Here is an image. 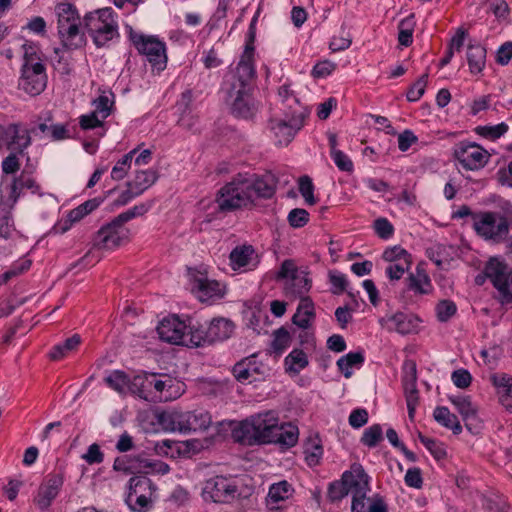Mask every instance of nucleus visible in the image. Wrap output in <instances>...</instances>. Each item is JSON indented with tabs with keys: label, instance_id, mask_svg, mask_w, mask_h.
Masks as SVG:
<instances>
[{
	"label": "nucleus",
	"instance_id": "nucleus-1",
	"mask_svg": "<svg viewBox=\"0 0 512 512\" xmlns=\"http://www.w3.org/2000/svg\"><path fill=\"white\" fill-rule=\"evenodd\" d=\"M276 187L277 179L272 173H238L216 193L217 211L227 214L246 208L258 199H271Z\"/></svg>",
	"mask_w": 512,
	"mask_h": 512
},
{
	"label": "nucleus",
	"instance_id": "nucleus-2",
	"mask_svg": "<svg viewBox=\"0 0 512 512\" xmlns=\"http://www.w3.org/2000/svg\"><path fill=\"white\" fill-rule=\"evenodd\" d=\"M256 76L254 65L245 61L237 63L230 71L225 81L226 101L233 115L239 118H250L254 115L255 107L251 97L252 82Z\"/></svg>",
	"mask_w": 512,
	"mask_h": 512
},
{
	"label": "nucleus",
	"instance_id": "nucleus-3",
	"mask_svg": "<svg viewBox=\"0 0 512 512\" xmlns=\"http://www.w3.org/2000/svg\"><path fill=\"white\" fill-rule=\"evenodd\" d=\"M279 418L273 411H267L242 421L232 430L236 442L254 445L267 444L275 441Z\"/></svg>",
	"mask_w": 512,
	"mask_h": 512
},
{
	"label": "nucleus",
	"instance_id": "nucleus-4",
	"mask_svg": "<svg viewBox=\"0 0 512 512\" xmlns=\"http://www.w3.org/2000/svg\"><path fill=\"white\" fill-rule=\"evenodd\" d=\"M473 229L485 241L500 244L508 240L512 227V213L480 211L472 215Z\"/></svg>",
	"mask_w": 512,
	"mask_h": 512
},
{
	"label": "nucleus",
	"instance_id": "nucleus-5",
	"mask_svg": "<svg viewBox=\"0 0 512 512\" xmlns=\"http://www.w3.org/2000/svg\"><path fill=\"white\" fill-rule=\"evenodd\" d=\"M158 424L170 432L205 431L212 423L209 412L199 409L194 411L167 410L157 414Z\"/></svg>",
	"mask_w": 512,
	"mask_h": 512
},
{
	"label": "nucleus",
	"instance_id": "nucleus-6",
	"mask_svg": "<svg viewBox=\"0 0 512 512\" xmlns=\"http://www.w3.org/2000/svg\"><path fill=\"white\" fill-rule=\"evenodd\" d=\"M84 25L97 47H104L119 37L118 23L112 8H102L84 16Z\"/></svg>",
	"mask_w": 512,
	"mask_h": 512
},
{
	"label": "nucleus",
	"instance_id": "nucleus-7",
	"mask_svg": "<svg viewBox=\"0 0 512 512\" xmlns=\"http://www.w3.org/2000/svg\"><path fill=\"white\" fill-rule=\"evenodd\" d=\"M309 112L304 107L297 110L283 111L282 118H271L269 128L273 133L278 145H288L296 133L302 128L305 118Z\"/></svg>",
	"mask_w": 512,
	"mask_h": 512
},
{
	"label": "nucleus",
	"instance_id": "nucleus-8",
	"mask_svg": "<svg viewBox=\"0 0 512 512\" xmlns=\"http://www.w3.org/2000/svg\"><path fill=\"white\" fill-rule=\"evenodd\" d=\"M349 493L352 495L351 512H363L364 501L370 491L369 476L359 463H353L350 470L342 474Z\"/></svg>",
	"mask_w": 512,
	"mask_h": 512
},
{
	"label": "nucleus",
	"instance_id": "nucleus-9",
	"mask_svg": "<svg viewBox=\"0 0 512 512\" xmlns=\"http://www.w3.org/2000/svg\"><path fill=\"white\" fill-rule=\"evenodd\" d=\"M277 280L285 279V291L287 295L304 298L311 288V280L304 271H299L295 262L291 259L284 260L276 275Z\"/></svg>",
	"mask_w": 512,
	"mask_h": 512
},
{
	"label": "nucleus",
	"instance_id": "nucleus-10",
	"mask_svg": "<svg viewBox=\"0 0 512 512\" xmlns=\"http://www.w3.org/2000/svg\"><path fill=\"white\" fill-rule=\"evenodd\" d=\"M453 157L463 169L474 171L483 168L488 163L490 154L474 142L461 141L455 144Z\"/></svg>",
	"mask_w": 512,
	"mask_h": 512
},
{
	"label": "nucleus",
	"instance_id": "nucleus-11",
	"mask_svg": "<svg viewBox=\"0 0 512 512\" xmlns=\"http://www.w3.org/2000/svg\"><path fill=\"white\" fill-rule=\"evenodd\" d=\"M81 24H73L68 27L58 29V36L61 41V47H55L54 53L58 64L63 65V73L69 74L71 68L64 57L61 55L63 51L77 50L86 45L85 33L80 30Z\"/></svg>",
	"mask_w": 512,
	"mask_h": 512
},
{
	"label": "nucleus",
	"instance_id": "nucleus-12",
	"mask_svg": "<svg viewBox=\"0 0 512 512\" xmlns=\"http://www.w3.org/2000/svg\"><path fill=\"white\" fill-rule=\"evenodd\" d=\"M128 238L129 230L115 217L97 232L93 245L100 250H113L127 242Z\"/></svg>",
	"mask_w": 512,
	"mask_h": 512
},
{
	"label": "nucleus",
	"instance_id": "nucleus-13",
	"mask_svg": "<svg viewBox=\"0 0 512 512\" xmlns=\"http://www.w3.org/2000/svg\"><path fill=\"white\" fill-rule=\"evenodd\" d=\"M133 43L139 53L146 56L149 63L157 71H162L166 67L167 56L165 45L154 37L133 36Z\"/></svg>",
	"mask_w": 512,
	"mask_h": 512
},
{
	"label": "nucleus",
	"instance_id": "nucleus-14",
	"mask_svg": "<svg viewBox=\"0 0 512 512\" xmlns=\"http://www.w3.org/2000/svg\"><path fill=\"white\" fill-rule=\"evenodd\" d=\"M34 129L22 128L20 124L11 123L0 125V149L6 145L11 152L23 154L24 150L31 144L30 134Z\"/></svg>",
	"mask_w": 512,
	"mask_h": 512
},
{
	"label": "nucleus",
	"instance_id": "nucleus-15",
	"mask_svg": "<svg viewBox=\"0 0 512 512\" xmlns=\"http://www.w3.org/2000/svg\"><path fill=\"white\" fill-rule=\"evenodd\" d=\"M155 486L152 481L145 476H134L129 480V494L126 502L130 505L133 495H136L137 507H131V510L136 512H144L151 505L150 496L155 491Z\"/></svg>",
	"mask_w": 512,
	"mask_h": 512
},
{
	"label": "nucleus",
	"instance_id": "nucleus-16",
	"mask_svg": "<svg viewBox=\"0 0 512 512\" xmlns=\"http://www.w3.org/2000/svg\"><path fill=\"white\" fill-rule=\"evenodd\" d=\"M113 468L117 471H123L131 474H148L150 471H158L161 473H167L169 467L163 462L152 463L147 459L140 457H118L114 461Z\"/></svg>",
	"mask_w": 512,
	"mask_h": 512
},
{
	"label": "nucleus",
	"instance_id": "nucleus-17",
	"mask_svg": "<svg viewBox=\"0 0 512 512\" xmlns=\"http://www.w3.org/2000/svg\"><path fill=\"white\" fill-rule=\"evenodd\" d=\"M238 489L235 481L224 476H216L206 481L204 493L214 502L225 503L233 500Z\"/></svg>",
	"mask_w": 512,
	"mask_h": 512
},
{
	"label": "nucleus",
	"instance_id": "nucleus-18",
	"mask_svg": "<svg viewBox=\"0 0 512 512\" xmlns=\"http://www.w3.org/2000/svg\"><path fill=\"white\" fill-rule=\"evenodd\" d=\"M484 273L491 280L493 286L504 297L510 295L509 268L497 257H491L484 267Z\"/></svg>",
	"mask_w": 512,
	"mask_h": 512
},
{
	"label": "nucleus",
	"instance_id": "nucleus-19",
	"mask_svg": "<svg viewBox=\"0 0 512 512\" xmlns=\"http://www.w3.org/2000/svg\"><path fill=\"white\" fill-rule=\"evenodd\" d=\"M187 324L178 317L164 318L157 326L161 340L175 345H184Z\"/></svg>",
	"mask_w": 512,
	"mask_h": 512
},
{
	"label": "nucleus",
	"instance_id": "nucleus-20",
	"mask_svg": "<svg viewBox=\"0 0 512 512\" xmlns=\"http://www.w3.org/2000/svg\"><path fill=\"white\" fill-rule=\"evenodd\" d=\"M64 483L61 474H49L43 483L39 486L38 493L34 498L35 504L45 510L51 506L53 500L59 494Z\"/></svg>",
	"mask_w": 512,
	"mask_h": 512
},
{
	"label": "nucleus",
	"instance_id": "nucleus-21",
	"mask_svg": "<svg viewBox=\"0 0 512 512\" xmlns=\"http://www.w3.org/2000/svg\"><path fill=\"white\" fill-rule=\"evenodd\" d=\"M382 321L387 323L389 330H394L400 334H410L417 331L420 319L414 314H407L397 312L393 315L387 316Z\"/></svg>",
	"mask_w": 512,
	"mask_h": 512
},
{
	"label": "nucleus",
	"instance_id": "nucleus-22",
	"mask_svg": "<svg viewBox=\"0 0 512 512\" xmlns=\"http://www.w3.org/2000/svg\"><path fill=\"white\" fill-rule=\"evenodd\" d=\"M168 382L171 381H163L158 379L157 375L154 373H146L144 375L135 376L132 384L133 387L137 389V394L140 398L150 400L152 399V397H150L151 390L154 389L156 392H162Z\"/></svg>",
	"mask_w": 512,
	"mask_h": 512
},
{
	"label": "nucleus",
	"instance_id": "nucleus-23",
	"mask_svg": "<svg viewBox=\"0 0 512 512\" xmlns=\"http://www.w3.org/2000/svg\"><path fill=\"white\" fill-rule=\"evenodd\" d=\"M224 285L216 280L198 278L194 282L193 291L201 302L220 299L225 294Z\"/></svg>",
	"mask_w": 512,
	"mask_h": 512
},
{
	"label": "nucleus",
	"instance_id": "nucleus-24",
	"mask_svg": "<svg viewBox=\"0 0 512 512\" xmlns=\"http://www.w3.org/2000/svg\"><path fill=\"white\" fill-rule=\"evenodd\" d=\"M406 288L415 295H427L432 291L431 280L421 265L416 267L415 272L409 274Z\"/></svg>",
	"mask_w": 512,
	"mask_h": 512
},
{
	"label": "nucleus",
	"instance_id": "nucleus-25",
	"mask_svg": "<svg viewBox=\"0 0 512 512\" xmlns=\"http://www.w3.org/2000/svg\"><path fill=\"white\" fill-rule=\"evenodd\" d=\"M260 373L261 365L257 362L255 354L242 359L233 367V375L241 382L251 379L255 380V375Z\"/></svg>",
	"mask_w": 512,
	"mask_h": 512
},
{
	"label": "nucleus",
	"instance_id": "nucleus-26",
	"mask_svg": "<svg viewBox=\"0 0 512 512\" xmlns=\"http://www.w3.org/2000/svg\"><path fill=\"white\" fill-rule=\"evenodd\" d=\"M22 49L24 51V63L21 71L36 75H47L45 66L41 63V57L32 43H25Z\"/></svg>",
	"mask_w": 512,
	"mask_h": 512
},
{
	"label": "nucleus",
	"instance_id": "nucleus-27",
	"mask_svg": "<svg viewBox=\"0 0 512 512\" xmlns=\"http://www.w3.org/2000/svg\"><path fill=\"white\" fill-rule=\"evenodd\" d=\"M234 330V324L225 318L213 319L207 327V339L211 344L228 339Z\"/></svg>",
	"mask_w": 512,
	"mask_h": 512
},
{
	"label": "nucleus",
	"instance_id": "nucleus-28",
	"mask_svg": "<svg viewBox=\"0 0 512 512\" xmlns=\"http://www.w3.org/2000/svg\"><path fill=\"white\" fill-rule=\"evenodd\" d=\"M486 48L481 44H469L467 47V62L472 74H479L486 64Z\"/></svg>",
	"mask_w": 512,
	"mask_h": 512
},
{
	"label": "nucleus",
	"instance_id": "nucleus-29",
	"mask_svg": "<svg viewBox=\"0 0 512 512\" xmlns=\"http://www.w3.org/2000/svg\"><path fill=\"white\" fill-rule=\"evenodd\" d=\"M47 75L22 72L19 86L29 95H39L46 87Z\"/></svg>",
	"mask_w": 512,
	"mask_h": 512
},
{
	"label": "nucleus",
	"instance_id": "nucleus-30",
	"mask_svg": "<svg viewBox=\"0 0 512 512\" xmlns=\"http://www.w3.org/2000/svg\"><path fill=\"white\" fill-rule=\"evenodd\" d=\"M314 316V304L312 300L309 297H304L301 298L297 311L292 317V321L298 327L307 329Z\"/></svg>",
	"mask_w": 512,
	"mask_h": 512
},
{
	"label": "nucleus",
	"instance_id": "nucleus-31",
	"mask_svg": "<svg viewBox=\"0 0 512 512\" xmlns=\"http://www.w3.org/2000/svg\"><path fill=\"white\" fill-rule=\"evenodd\" d=\"M254 254L255 251L250 245L238 246L234 248L229 256L232 268L237 270L240 268L248 267L251 264L252 266H255L256 263H252Z\"/></svg>",
	"mask_w": 512,
	"mask_h": 512
},
{
	"label": "nucleus",
	"instance_id": "nucleus-32",
	"mask_svg": "<svg viewBox=\"0 0 512 512\" xmlns=\"http://www.w3.org/2000/svg\"><path fill=\"white\" fill-rule=\"evenodd\" d=\"M187 327L184 340L185 346L201 347L211 344L206 337L208 336L207 327H204L199 323L193 324L191 322Z\"/></svg>",
	"mask_w": 512,
	"mask_h": 512
},
{
	"label": "nucleus",
	"instance_id": "nucleus-33",
	"mask_svg": "<svg viewBox=\"0 0 512 512\" xmlns=\"http://www.w3.org/2000/svg\"><path fill=\"white\" fill-rule=\"evenodd\" d=\"M24 189L30 190L33 194L41 195L40 186L32 177L20 175L14 179L11 185L10 201L16 203Z\"/></svg>",
	"mask_w": 512,
	"mask_h": 512
},
{
	"label": "nucleus",
	"instance_id": "nucleus-34",
	"mask_svg": "<svg viewBox=\"0 0 512 512\" xmlns=\"http://www.w3.org/2000/svg\"><path fill=\"white\" fill-rule=\"evenodd\" d=\"M278 428L279 431L276 432L275 441L273 443L286 448L293 447L298 441V427L292 423H279Z\"/></svg>",
	"mask_w": 512,
	"mask_h": 512
},
{
	"label": "nucleus",
	"instance_id": "nucleus-35",
	"mask_svg": "<svg viewBox=\"0 0 512 512\" xmlns=\"http://www.w3.org/2000/svg\"><path fill=\"white\" fill-rule=\"evenodd\" d=\"M57 30L73 24H81L76 8L70 3H60L56 6Z\"/></svg>",
	"mask_w": 512,
	"mask_h": 512
},
{
	"label": "nucleus",
	"instance_id": "nucleus-36",
	"mask_svg": "<svg viewBox=\"0 0 512 512\" xmlns=\"http://www.w3.org/2000/svg\"><path fill=\"white\" fill-rule=\"evenodd\" d=\"M158 179V174L153 169L137 171L134 179L127 183L128 187L135 189V194H142Z\"/></svg>",
	"mask_w": 512,
	"mask_h": 512
},
{
	"label": "nucleus",
	"instance_id": "nucleus-37",
	"mask_svg": "<svg viewBox=\"0 0 512 512\" xmlns=\"http://www.w3.org/2000/svg\"><path fill=\"white\" fill-rule=\"evenodd\" d=\"M433 417L436 422L445 428L451 429L454 434L462 432V426L455 414H452L447 407L438 406L434 409Z\"/></svg>",
	"mask_w": 512,
	"mask_h": 512
},
{
	"label": "nucleus",
	"instance_id": "nucleus-38",
	"mask_svg": "<svg viewBox=\"0 0 512 512\" xmlns=\"http://www.w3.org/2000/svg\"><path fill=\"white\" fill-rule=\"evenodd\" d=\"M13 203H9L8 201H4L2 198L0 200V237L4 239H8L13 230L14 224L11 216V210L13 208Z\"/></svg>",
	"mask_w": 512,
	"mask_h": 512
},
{
	"label": "nucleus",
	"instance_id": "nucleus-39",
	"mask_svg": "<svg viewBox=\"0 0 512 512\" xmlns=\"http://www.w3.org/2000/svg\"><path fill=\"white\" fill-rule=\"evenodd\" d=\"M284 364L286 372L297 375L308 366L309 361L303 350L294 349L286 356Z\"/></svg>",
	"mask_w": 512,
	"mask_h": 512
},
{
	"label": "nucleus",
	"instance_id": "nucleus-40",
	"mask_svg": "<svg viewBox=\"0 0 512 512\" xmlns=\"http://www.w3.org/2000/svg\"><path fill=\"white\" fill-rule=\"evenodd\" d=\"M449 400L456 407L465 422L476 418L477 408L473 405L469 396H451Z\"/></svg>",
	"mask_w": 512,
	"mask_h": 512
},
{
	"label": "nucleus",
	"instance_id": "nucleus-41",
	"mask_svg": "<svg viewBox=\"0 0 512 512\" xmlns=\"http://www.w3.org/2000/svg\"><path fill=\"white\" fill-rule=\"evenodd\" d=\"M364 362V355L362 352H350L337 361L339 370L343 373L345 378H350L353 374V367H360Z\"/></svg>",
	"mask_w": 512,
	"mask_h": 512
},
{
	"label": "nucleus",
	"instance_id": "nucleus-42",
	"mask_svg": "<svg viewBox=\"0 0 512 512\" xmlns=\"http://www.w3.org/2000/svg\"><path fill=\"white\" fill-rule=\"evenodd\" d=\"M81 343V337L78 334L67 338L63 343L55 345L49 353L51 360L57 361L65 357L71 351H74Z\"/></svg>",
	"mask_w": 512,
	"mask_h": 512
},
{
	"label": "nucleus",
	"instance_id": "nucleus-43",
	"mask_svg": "<svg viewBox=\"0 0 512 512\" xmlns=\"http://www.w3.org/2000/svg\"><path fill=\"white\" fill-rule=\"evenodd\" d=\"M304 454L309 466H316L319 464L323 455V448L320 439L317 436L310 437L304 444Z\"/></svg>",
	"mask_w": 512,
	"mask_h": 512
},
{
	"label": "nucleus",
	"instance_id": "nucleus-44",
	"mask_svg": "<svg viewBox=\"0 0 512 512\" xmlns=\"http://www.w3.org/2000/svg\"><path fill=\"white\" fill-rule=\"evenodd\" d=\"M292 486L285 480L272 484L267 497L269 504H277L292 495Z\"/></svg>",
	"mask_w": 512,
	"mask_h": 512
},
{
	"label": "nucleus",
	"instance_id": "nucleus-45",
	"mask_svg": "<svg viewBox=\"0 0 512 512\" xmlns=\"http://www.w3.org/2000/svg\"><path fill=\"white\" fill-rule=\"evenodd\" d=\"M491 382L500 394V400L512 397V376L506 373H496L491 376Z\"/></svg>",
	"mask_w": 512,
	"mask_h": 512
},
{
	"label": "nucleus",
	"instance_id": "nucleus-46",
	"mask_svg": "<svg viewBox=\"0 0 512 512\" xmlns=\"http://www.w3.org/2000/svg\"><path fill=\"white\" fill-rule=\"evenodd\" d=\"M416 25L415 15L411 13L402 19L398 25V41L403 46H409L412 43L413 32Z\"/></svg>",
	"mask_w": 512,
	"mask_h": 512
},
{
	"label": "nucleus",
	"instance_id": "nucleus-47",
	"mask_svg": "<svg viewBox=\"0 0 512 512\" xmlns=\"http://www.w3.org/2000/svg\"><path fill=\"white\" fill-rule=\"evenodd\" d=\"M101 203V198H93L85 201L69 212L68 220L71 223L80 221L83 217L94 211Z\"/></svg>",
	"mask_w": 512,
	"mask_h": 512
},
{
	"label": "nucleus",
	"instance_id": "nucleus-48",
	"mask_svg": "<svg viewBox=\"0 0 512 512\" xmlns=\"http://www.w3.org/2000/svg\"><path fill=\"white\" fill-rule=\"evenodd\" d=\"M508 125L504 122L494 126H477L475 132L486 139L496 140L503 136L508 131Z\"/></svg>",
	"mask_w": 512,
	"mask_h": 512
},
{
	"label": "nucleus",
	"instance_id": "nucleus-49",
	"mask_svg": "<svg viewBox=\"0 0 512 512\" xmlns=\"http://www.w3.org/2000/svg\"><path fill=\"white\" fill-rule=\"evenodd\" d=\"M137 151H138V148L131 150L129 153L125 154L122 157V159H120L115 164V166L113 167L112 172H111L112 179L121 180L126 176L127 170L131 165L133 156L136 154Z\"/></svg>",
	"mask_w": 512,
	"mask_h": 512
},
{
	"label": "nucleus",
	"instance_id": "nucleus-50",
	"mask_svg": "<svg viewBox=\"0 0 512 512\" xmlns=\"http://www.w3.org/2000/svg\"><path fill=\"white\" fill-rule=\"evenodd\" d=\"M257 19L254 17L250 23L249 31H248V39L245 45V49L243 54L241 55V58L238 63H241L242 61L247 62L250 65H254L253 58H254V40H255V23Z\"/></svg>",
	"mask_w": 512,
	"mask_h": 512
},
{
	"label": "nucleus",
	"instance_id": "nucleus-51",
	"mask_svg": "<svg viewBox=\"0 0 512 512\" xmlns=\"http://www.w3.org/2000/svg\"><path fill=\"white\" fill-rule=\"evenodd\" d=\"M105 382L110 388L122 393L128 386L129 379L123 371L115 370L105 378Z\"/></svg>",
	"mask_w": 512,
	"mask_h": 512
},
{
	"label": "nucleus",
	"instance_id": "nucleus-52",
	"mask_svg": "<svg viewBox=\"0 0 512 512\" xmlns=\"http://www.w3.org/2000/svg\"><path fill=\"white\" fill-rule=\"evenodd\" d=\"M278 96L280 97L282 104L285 106L283 111H293L297 110L298 107H302L288 85H282L279 87Z\"/></svg>",
	"mask_w": 512,
	"mask_h": 512
},
{
	"label": "nucleus",
	"instance_id": "nucleus-53",
	"mask_svg": "<svg viewBox=\"0 0 512 512\" xmlns=\"http://www.w3.org/2000/svg\"><path fill=\"white\" fill-rule=\"evenodd\" d=\"M382 434V427L379 424H374L364 431L361 442L370 448L375 447L382 439Z\"/></svg>",
	"mask_w": 512,
	"mask_h": 512
},
{
	"label": "nucleus",
	"instance_id": "nucleus-54",
	"mask_svg": "<svg viewBox=\"0 0 512 512\" xmlns=\"http://www.w3.org/2000/svg\"><path fill=\"white\" fill-rule=\"evenodd\" d=\"M352 44V36L343 27L339 36H334L329 44L332 52H339L348 49Z\"/></svg>",
	"mask_w": 512,
	"mask_h": 512
},
{
	"label": "nucleus",
	"instance_id": "nucleus-55",
	"mask_svg": "<svg viewBox=\"0 0 512 512\" xmlns=\"http://www.w3.org/2000/svg\"><path fill=\"white\" fill-rule=\"evenodd\" d=\"M456 311V304L451 300H442L436 306V314L440 322H447Z\"/></svg>",
	"mask_w": 512,
	"mask_h": 512
},
{
	"label": "nucleus",
	"instance_id": "nucleus-56",
	"mask_svg": "<svg viewBox=\"0 0 512 512\" xmlns=\"http://www.w3.org/2000/svg\"><path fill=\"white\" fill-rule=\"evenodd\" d=\"M291 342L289 332L281 327L274 332V339L272 341V348L277 353H282L287 347H289Z\"/></svg>",
	"mask_w": 512,
	"mask_h": 512
},
{
	"label": "nucleus",
	"instance_id": "nucleus-57",
	"mask_svg": "<svg viewBox=\"0 0 512 512\" xmlns=\"http://www.w3.org/2000/svg\"><path fill=\"white\" fill-rule=\"evenodd\" d=\"M348 494L349 491L342 478L329 484L327 497L331 502H338Z\"/></svg>",
	"mask_w": 512,
	"mask_h": 512
},
{
	"label": "nucleus",
	"instance_id": "nucleus-58",
	"mask_svg": "<svg viewBox=\"0 0 512 512\" xmlns=\"http://www.w3.org/2000/svg\"><path fill=\"white\" fill-rule=\"evenodd\" d=\"M411 264H412L411 258L405 259V261H403V262L391 263L386 268V274L390 280H399L402 278L403 274L407 270H409Z\"/></svg>",
	"mask_w": 512,
	"mask_h": 512
},
{
	"label": "nucleus",
	"instance_id": "nucleus-59",
	"mask_svg": "<svg viewBox=\"0 0 512 512\" xmlns=\"http://www.w3.org/2000/svg\"><path fill=\"white\" fill-rule=\"evenodd\" d=\"M299 192L302 197L305 199V202L308 205H314L316 203V199L313 195L314 185L309 176H302L299 179Z\"/></svg>",
	"mask_w": 512,
	"mask_h": 512
},
{
	"label": "nucleus",
	"instance_id": "nucleus-60",
	"mask_svg": "<svg viewBox=\"0 0 512 512\" xmlns=\"http://www.w3.org/2000/svg\"><path fill=\"white\" fill-rule=\"evenodd\" d=\"M382 258L390 263L403 262L405 259L411 258V255L401 246H393L387 248L382 255Z\"/></svg>",
	"mask_w": 512,
	"mask_h": 512
},
{
	"label": "nucleus",
	"instance_id": "nucleus-61",
	"mask_svg": "<svg viewBox=\"0 0 512 512\" xmlns=\"http://www.w3.org/2000/svg\"><path fill=\"white\" fill-rule=\"evenodd\" d=\"M427 78L428 73H425L415 83H413L407 92L408 101L415 102L423 96L427 86Z\"/></svg>",
	"mask_w": 512,
	"mask_h": 512
},
{
	"label": "nucleus",
	"instance_id": "nucleus-62",
	"mask_svg": "<svg viewBox=\"0 0 512 512\" xmlns=\"http://www.w3.org/2000/svg\"><path fill=\"white\" fill-rule=\"evenodd\" d=\"M309 221V213L302 208H295L288 214V222L293 228H300Z\"/></svg>",
	"mask_w": 512,
	"mask_h": 512
},
{
	"label": "nucleus",
	"instance_id": "nucleus-63",
	"mask_svg": "<svg viewBox=\"0 0 512 512\" xmlns=\"http://www.w3.org/2000/svg\"><path fill=\"white\" fill-rule=\"evenodd\" d=\"M482 506L490 512H508V505L498 497H484Z\"/></svg>",
	"mask_w": 512,
	"mask_h": 512
},
{
	"label": "nucleus",
	"instance_id": "nucleus-64",
	"mask_svg": "<svg viewBox=\"0 0 512 512\" xmlns=\"http://www.w3.org/2000/svg\"><path fill=\"white\" fill-rule=\"evenodd\" d=\"M363 512H388V506L383 498L375 496L364 501Z\"/></svg>",
	"mask_w": 512,
	"mask_h": 512
}]
</instances>
